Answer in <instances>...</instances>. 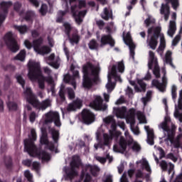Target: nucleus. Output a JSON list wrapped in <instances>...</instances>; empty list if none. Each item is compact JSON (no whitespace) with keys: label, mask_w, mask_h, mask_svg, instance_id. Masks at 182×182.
Returning a JSON list of instances; mask_svg holds the SVG:
<instances>
[{"label":"nucleus","mask_w":182,"mask_h":182,"mask_svg":"<svg viewBox=\"0 0 182 182\" xmlns=\"http://www.w3.org/2000/svg\"><path fill=\"white\" fill-rule=\"evenodd\" d=\"M31 134V138L24 140V151L28 153L31 157L37 156V157H39L43 161H49L50 160V154L46 152V151L38 149L36 145H35V142H33L36 140V131L32 129Z\"/></svg>","instance_id":"f257e3e1"},{"label":"nucleus","mask_w":182,"mask_h":182,"mask_svg":"<svg viewBox=\"0 0 182 182\" xmlns=\"http://www.w3.org/2000/svg\"><path fill=\"white\" fill-rule=\"evenodd\" d=\"M82 87L92 89L99 82V70L93 64L88 63L82 67Z\"/></svg>","instance_id":"f03ea898"},{"label":"nucleus","mask_w":182,"mask_h":182,"mask_svg":"<svg viewBox=\"0 0 182 182\" xmlns=\"http://www.w3.org/2000/svg\"><path fill=\"white\" fill-rule=\"evenodd\" d=\"M28 66V77L31 82H35V80L39 79V77H42L43 80H44V82H47L48 85H53L55 81H53L52 76L45 77L43 74H42V69L41 68V64L39 63L29 61Z\"/></svg>","instance_id":"7ed1b4c3"},{"label":"nucleus","mask_w":182,"mask_h":182,"mask_svg":"<svg viewBox=\"0 0 182 182\" xmlns=\"http://www.w3.org/2000/svg\"><path fill=\"white\" fill-rule=\"evenodd\" d=\"M24 95L28 103L31 105V106L35 107V109H38V110H46L48 107H50V106H52V101H50L49 98L42 101L41 102H39L36 98V96H35L33 92H32V90L29 87L26 89Z\"/></svg>","instance_id":"20e7f679"},{"label":"nucleus","mask_w":182,"mask_h":182,"mask_svg":"<svg viewBox=\"0 0 182 182\" xmlns=\"http://www.w3.org/2000/svg\"><path fill=\"white\" fill-rule=\"evenodd\" d=\"M161 32V28L159 26L155 28L151 27L148 29V39L146 41V43L153 50H155L156 48H157V45H159V38Z\"/></svg>","instance_id":"39448f33"},{"label":"nucleus","mask_w":182,"mask_h":182,"mask_svg":"<svg viewBox=\"0 0 182 182\" xmlns=\"http://www.w3.org/2000/svg\"><path fill=\"white\" fill-rule=\"evenodd\" d=\"M166 4H162L160 9L161 15H164V20L168 21V18L170 16V6L171 4V7L174 11H177L178 7L180 6V0H164Z\"/></svg>","instance_id":"423d86ee"},{"label":"nucleus","mask_w":182,"mask_h":182,"mask_svg":"<svg viewBox=\"0 0 182 182\" xmlns=\"http://www.w3.org/2000/svg\"><path fill=\"white\" fill-rule=\"evenodd\" d=\"M70 168L68 169L65 173L68 178H73L77 176V171L76 168H80L82 166V159L80 156L77 155H74L72 158V161L70 163Z\"/></svg>","instance_id":"0eeeda50"},{"label":"nucleus","mask_w":182,"mask_h":182,"mask_svg":"<svg viewBox=\"0 0 182 182\" xmlns=\"http://www.w3.org/2000/svg\"><path fill=\"white\" fill-rule=\"evenodd\" d=\"M4 41L8 49H9L11 52H13V53H16V52L19 50V45H18V41H16V39L14 37L12 31H9L5 34Z\"/></svg>","instance_id":"6e6552de"},{"label":"nucleus","mask_w":182,"mask_h":182,"mask_svg":"<svg viewBox=\"0 0 182 182\" xmlns=\"http://www.w3.org/2000/svg\"><path fill=\"white\" fill-rule=\"evenodd\" d=\"M117 70L119 73L124 72V63L122 61L118 62L117 65H113L108 75H109L110 77H114L116 82L122 83V77H120V75H117Z\"/></svg>","instance_id":"1a4fd4ad"},{"label":"nucleus","mask_w":182,"mask_h":182,"mask_svg":"<svg viewBox=\"0 0 182 182\" xmlns=\"http://www.w3.org/2000/svg\"><path fill=\"white\" fill-rule=\"evenodd\" d=\"M57 127H60L62 124L60 123V117L59 113L55 112H50L46 114V119L44 120V124H49V123H53Z\"/></svg>","instance_id":"9d476101"},{"label":"nucleus","mask_w":182,"mask_h":182,"mask_svg":"<svg viewBox=\"0 0 182 182\" xmlns=\"http://www.w3.org/2000/svg\"><path fill=\"white\" fill-rule=\"evenodd\" d=\"M81 120L84 124H92L96 120V116L90 110L84 109L81 112Z\"/></svg>","instance_id":"9b49d317"},{"label":"nucleus","mask_w":182,"mask_h":182,"mask_svg":"<svg viewBox=\"0 0 182 182\" xmlns=\"http://www.w3.org/2000/svg\"><path fill=\"white\" fill-rule=\"evenodd\" d=\"M90 106L95 110H100L105 112L107 109V105H103V99L100 96H96L92 102H90Z\"/></svg>","instance_id":"f8f14e48"},{"label":"nucleus","mask_w":182,"mask_h":182,"mask_svg":"<svg viewBox=\"0 0 182 182\" xmlns=\"http://www.w3.org/2000/svg\"><path fill=\"white\" fill-rule=\"evenodd\" d=\"M1 9L3 11V13H0V28L2 26L6 16H8L9 8L12 6V1H2L0 4Z\"/></svg>","instance_id":"ddd939ff"},{"label":"nucleus","mask_w":182,"mask_h":182,"mask_svg":"<svg viewBox=\"0 0 182 182\" xmlns=\"http://www.w3.org/2000/svg\"><path fill=\"white\" fill-rule=\"evenodd\" d=\"M119 146L114 145V151L117 153H124L127 150V140L124 139V136H120L119 140Z\"/></svg>","instance_id":"4468645a"},{"label":"nucleus","mask_w":182,"mask_h":182,"mask_svg":"<svg viewBox=\"0 0 182 182\" xmlns=\"http://www.w3.org/2000/svg\"><path fill=\"white\" fill-rule=\"evenodd\" d=\"M101 46H106V45H109L111 48H114L116 45V41L113 39V37L110 34L103 35L100 40Z\"/></svg>","instance_id":"2eb2a0df"},{"label":"nucleus","mask_w":182,"mask_h":182,"mask_svg":"<svg viewBox=\"0 0 182 182\" xmlns=\"http://www.w3.org/2000/svg\"><path fill=\"white\" fill-rule=\"evenodd\" d=\"M152 85L155 86L156 89H159L160 92L166 91V85H167V77H166V72L164 73L162 77V82H159L158 80H153Z\"/></svg>","instance_id":"dca6fc26"},{"label":"nucleus","mask_w":182,"mask_h":182,"mask_svg":"<svg viewBox=\"0 0 182 182\" xmlns=\"http://www.w3.org/2000/svg\"><path fill=\"white\" fill-rule=\"evenodd\" d=\"M144 129L147 133V143L150 146H153L154 144V132L149 126H145Z\"/></svg>","instance_id":"f3484780"},{"label":"nucleus","mask_w":182,"mask_h":182,"mask_svg":"<svg viewBox=\"0 0 182 182\" xmlns=\"http://www.w3.org/2000/svg\"><path fill=\"white\" fill-rule=\"evenodd\" d=\"M117 133L113 134V132L112 131L110 132L109 135L105 133L103 134L105 146H109L110 144V140H113V139H117Z\"/></svg>","instance_id":"a211bd4d"},{"label":"nucleus","mask_w":182,"mask_h":182,"mask_svg":"<svg viewBox=\"0 0 182 182\" xmlns=\"http://www.w3.org/2000/svg\"><path fill=\"white\" fill-rule=\"evenodd\" d=\"M85 171H90L93 177H97L99 171H100V168L95 165H86Z\"/></svg>","instance_id":"6ab92c4d"},{"label":"nucleus","mask_w":182,"mask_h":182,"mask_svg":"<svg viewBox=\"0 0 182 182\" xmlns=\"http://www.w3.org/2000/svg\"><path fill=\"white\" fill-rule=\"evenodd\" d=\"M81 107H82V101L79 100H76L73 101V103H70L68 105L67 110L68 112H73L74 110H76V109H80Z\"/></svg>","instance_id":"aec40b11"},{"label":"nucleus","mask_w":182,"mask_h":182,"mask_svg":"<svg viewBox=\"0 0 182 182\" xmlns=\"http://www.w3.org/2000/svg\"><path fill=\"white\" fill-rule=\"evenodd\" d=\"M157 58H156L154 52L150 50L149 51V61L148 63V68L150 70L153 69V65L157 64Z\"/></svg>","instance_id":"412c9836"},{"label":"nucleus","mask_w":182,"mask_h":182,"mask_svg":"<svg viewBox=\"0 0 182 182\" xmlns=\"http://www.w3.org/2000/svg\"><path fill=\"white\" fill-rule=\"evenodd\" d=\"M114 110L117 117H119V119H124V116H126V113L127 112V108H126V107L115 108Z\"/></svg>","instance_id":"4be33fe9"},{"label":"nucleus","mask_w":182,"mask_h":182,"mask_svg":"<svg viewBox=\"0 0 182 182\" xmlns=\"http://www.w3.org/2000/svg\"><path fill=\"white\" fill-rule=\"evenodd\" d=\"M43 43V38L40 37L38 39L33 41V48L35 52L41 49V46Z\"/></svg>","instance_id":"5701e85b"},{"label":"nucleus","mask_w":182,"mask_h":182,"mask_svg":"<svg viewBox=\"0 0 182 182\" xmlns=\"http://www.w3.org/2000/svg\"><path fill=\"white\" fill-rule=\"evenodd\" d=\"M68 38L71 45H75V43L77 44L80 41V37L79 36L77 33H73L71 36L70 34V36H68Z\"/></svg>","instance_id":"b1692460"},{"label":"nucleus","mask_w":182,"mask_h":182,"mask_svg":"<svg viewBox=\"0 0 182 182\" xmlns=\"http://www.w3.org/2000/svg\"><path fill=\"white\" fill-rule=\"evenodd\" d=\"M130 115L127 117V122L130 123V127L136 124V119H134V109H129Z\"/></svg>","instance_id":"393cba45"},{"label":"nucleus","mask_w":182,"mask_h":182,"mask_svg":"<svg viewBox=\"0 0 182 182\" xmlns=\"http://www.w3.org/2000/svg\"><path fill=\"white\" fill-rule=\"evenodd\" d=\"M176 31H177V28L176 27V21H171L169 23V29L168 31V35L171 36V38H173V36H174V34L176 33Z\"/></svg>","instance_id":"a878e982"},{"label":"nucleus","mask_w":182,"mask_h":182,"mask_svg":"<svg viewBox=\"0 0 182 182\" xmlns=\"http://www.w3.org/2000/svg\"><path fill=\"white\" fill-rule=\"evenodd\" d=\"M113 16L112 11H109L107 7L104 9L103 13L101 14V18L105 21H109Z\"/></svg>","instance_id":"bb28decb"},{"label":"nucleus","mask_w":182,"mask_h":182,"mask_svg":"<svg viewBox=\"0 0 182 182\" xmlns=\"http://www.w3.org/2000/svg\"><path fill=\"white\" fill-rule=\"evenodd\" d=\"M14 29H16V31H18L19 33H21V35H25V33H26V32H28L29 29L28 28V26L26 25H22V26L14 25Z\"/></svg>","instance_id":"cd10ccee"},{"label":"nucleus","mask_w":182,"mask_h":182,"mask_svg":"<svg viewBox=\"0 0 182 182\" xmlns=\"http://www.w3.org/2000/svg\"><path fill=\"white\" fill-rule=\"evenodd\" d=\"M33 18H35V11H28L26 12L23 19L26 21V22H33Z\"/></svg>","instance_id":"c85d7f7f"},{"label":"nucleus","mask_w":182,"mask_h":182,"mask_svg":"<svg viewBox=\"0 0 182 182\" xmlns=\"http://www.w3.org/2000/svg\"><path fill=\"white\" fill-rule=\"evenodd\" d=\"M36 52L39 53V55H48V53L52 52V49L48 46H43Z\"/></svg>","instance_id":"c756f323"},{"label":"nucleus","mask_w":182,"mask_h":182,"mask_svg":"<svg viewBox=\"0 0 182 182\" xmlns=\"http://www.w3.org/2000/svg\"><path fill=\"white\" fill-rule=\"evenodd\" d=\"M138 85H139L140 87L135 85V90H136V92H146V87L147 85L145 84L143 80H138Z\"/></svg>","instance_id":"7c9ffc66"},{"label":"nucleus","mask_w":182,"mask_h":182,"mask_svg":"<svg viewBox=\"0 0 182 182\" xmlns=\"http://www.w3.org/2000/svg\"><path fill=\"white\" fill-rule=\"evenodd\" d=\"M25 58H26V51L25 50H21L14 59V60H20L21 62H23V60H25Z\"/></svg>","instance_id":"2f4dec72"},{"label":"nucleus","mask_w":182,"mask_h":182,"mask_svg":"<svg viewBox=\"0 0 182 182\" xmlns=\"http://www.w3.org/2000/svg\"><path fill=\"white\" fill-rule=\"evenodd\" d=\"M80 180H84V182H90L92 181V176L89 173H86L85 170H82L81 175L80 176Z\"/></svg>","instance_id":"473e14b6"},{"label":"nucleus","mask_w":182,"mask_h":182,"mask_svg":"<svg viewBox=\"0 0 182 182\" xmlns=\"http://www.w3.org/2000/svg\"><path fill=\"white\" fill-rule=\"evenodd\" d=\"M124 42L125 44L127 45V46H129V48L132 46H135L134 43H133V40L132 39V36L129 34V33H127L126 36L124 38Z\"/></svg>","instance_id":"72a5a7b5"},{"label":"nucleus","mask_w":182,"mask_h":182,"mask_svg":"<svg viewBox=\"0 0 182 182\" xmlns=\"http://www.w3.org/2000/svg\"><path fill=\"white\" fill-rule=\"evenodd\" d=\"M7 107L9 110H10L11 112H16V110H18V104L15 102H8Z\"/></svg>","instance_id":"f704fd0d"},{"label":"nucleus","mask_w":182,"mask_h":182,"mask_svg":"<svg viewBox=\"0 0 182 182\" xmlns=\"http://www.w3.org/2000/svg\"><path fill=\"white\" fill-rule=\"evenodd\" d=\"M52 139L55 143L59 141V131L52 129H51Z\"/></svg>","instance_id":"c9c22d12"},{"label":"nucleus","mask_w":182,"mask_h":182,"mask_svg":"<svg viewBox=\"0 0 182 182\" xmlns=\"http://www.w3.org/2000/svg\"><path fill=\"white\" fill-rule=\"evenodd\" d=\"M106 87L107 90L111 92L114 89V82H112V77H110V75H108V83L107 84Z\"/></svg>","instance_id":"e433bc0d"},{"label":"nucleus","mask_w":182,"mask_h":182,"mask_svg":"<svg viewBox=\"0 0 182 182\" xmlns=\"http://www.w3.org/2000/svg\"><path fill=\"white\" fill-rule=\"evenodd\" d=\"M39 13L42 16H45L48 14V5L43 4L39 9Z\"/></svg>","instance_id":"4c0bfd02"},{"label":"nucleus","mask_w":182,"mask_h":182,"mask_svg":"<svg viewBox=\"0 0 182 182\" xmlns=\"http://www.w3.org/2000/svg\"><path fill=\"white\" fill-rule=\"evenodd\" d=\"M153 73L156 79L160 78V67L159 66V63L154 64Z\"/></svg>","instance_id":"58836bf2"},{"label":"nucleus","mask_w":182,"mask_h":182,"mask_svg":"<svg viewBox=\"0 0 182 182\" xmlns=\"http://www.w3.org/2000/svg\"><path fill=\"white\" fill-rule=\"evenodd\" d=\"M63 26L65 28V33L67 36L70 35V32H72V26L69 23H64Z\"/></svg>","instance_id":"ea45409f"},{"label":"nucleus","mask_w":182,"mask_h":182,"mask_svg":"<svg viewBox=\"0 0 182 182\" xmlns=\"http://www.w3.org/2000/svg\"><path fill=\"white\" fill-rule=\"evenodd\" d=\"M16 79L18 82V83H19V85H21L23 89H25V80L23 79V77H22V75H16Z\"/></svg>","instance_id":"a19ab883"},{"label":"nucleus","mask_w":182,"mask_h":182,"mask_svg":"<svg viewBox=\"0 0 182 182\" xmlns=\"http://www.w3.org/2000/svg\"><path fill=\"white\" fill-rule=\"evenodd\" d=\"M166 48V39L164 38V36H161L160 38V45L158 48V50H164Z\"/></svg>","instance_id":"79ce46f5"},{"label":"nucleus","mask_w":182,"mask_h":182,"mask_svg":"<svg viewBox=\"0 0 182 182\" xmlns=\"http://www.w3.org/2000/svg\"><path fill=\"white\" fill-rule=\"evenodd\" d=\"M24 176L26 177V178H27V181L28 182H33V175H32V173H31V171L29 170H26L24 172Z\"/></svg>","instance_id":"37998d69"},{"label":"nucleus","mask_w":182,"mask_h":182,"mask_svg":"<svg viewBox=\"0 0 182 182\" xmlns=\"http://www.w3.org/2000/svg\"><path fill=\"white\" fill-rule=\"evenodd\" d=\"M111 129H109V133H110L111 132H112V134H118L117 135V137H119L121 134L120 132L119 131H117L116 129H117V127H116V124L114 122H113L112 124H111Z\"/></svg>","instance_id":"c03bdc74"},{"label":"nucleus","mask_w":182,"mask_h":182,"mask_svg":"<svg viewBox=\"0 0 182 182\" xmlns=\"http://www.w3.org/2000/svg\"><path fill=\"white\" fill-rule=\"evenodd\" d=\"M89 48L91 49L92 50L95 49H97V42L96 40L92 39L90 41L88 44Z\"/></svg>","instance_id":"a18cd8bd"},{"label":"nucleus","mask_w":182,"mask_h":182,"mask_svg":"<svg viewBox=\"0 0 182 182\" xmlns=\"http://www.w3.org/2000/svg\"><path fill=\"white\" fill-rule=\"evenodd\" d=\"M40 141L41 144H46V146H48L49 143V140L48 139V134L43 133Z\"/></svg>","instance_id":"49530a36"},{"label":"nucleus","mask_w":182,"mask_h":182,"mask_svg":"<svg viewBox=\"0 0 182 182\" xmlns=\"http://www.w3.org/2000/svg\"><path fill=\"white\" fill-rule=\"evenodd\" d=\"M58 95L61 102H65V100H66V97H65V88L63 87H60Z\"/></svg>","instance_id":"de8ad7c7"},{"label":"nucleus","mask_w":182,"mask_h":182,"mask_svg":"<svg viewBox=\"0 0 182 182\" xmlns=\"http://www.w3.org/2000/svg\"><path fill=\"white\" fill-rule=\"evenodd\" d=\"M132 149L133 151H135L136 153H139V151L141 150V146H140V144H139L137 142H134L132 146Z\"/></svg>","instance_id":"09e8293b"},{"label":"nucleus","mask_w":182,"mask_h":182,"mask_svg":"<svg viewBox=\"0 0 182 182\" xmlns=\"http://www.w3.org/2000/svg\"><path fill=\"white\" fill-rule=\"evenodd\" d=\"M36 80H38L39 89L43 90L45 89V80L42 77H38Z\"/></svg>","instance_id":"8fccbe9b"},{"label":"nucleus","mask_w":182,"mask_h":182,"mask_svg":"<svg viewBox=\"0 0 182 182\" xmlns=\"http://www.w3.org/2000/svg\"><path fill=\"white\" fill-rule=\"evenodd\" d=\"M144 174L143 173V171L140 169H138L136 171V173H135V180H139V178H144Z\"/></svg>","instance_id":"3c124183"},{"label":"nucleus","mask_w":182,"mask_h":182,"mask_svg":"<svg viewBox=\"0 0 182 182\" xmlns=\"http://www.w3.org/2000/svg\"><path fill=\"white\" fill-rule=\"evenodd\" d=\"M22 8V4L17 1L14 4V9L16 12H20L21 9Z\"/></svg>","instance_id":"603ef678"},{"label":"nucleus","mask_w":182,"mask_h":182,"mask_svg":"<svg viewBox=\"0 0 182 182\" xmlns=\"http://www.w3.org/2000/svg\"><path fill=\"white\" fill-rule=\"evenodd\" d=\"M6 167L8 170L12 169V158H9L8 160L5 161Z\"/></svg>","instance_id":"864d4df0"},{"label":"nucleus","mask_w":182,"mask_h":182,"mask_svg":"<svg viewBox=\"0 0 182 182\" xmlns=\"http://www.w3.org/2000/svg\"><path fill=\"white\" fill-rule=\"evenodd\" d=\"M171 95H172V99L174 100L177 98V87L176 85L172 86Z\"/></svg>","instance_id":"5fc2aeb1"},{"label":"nucleus","mask_w":182,"mask_h":182,"mask_svg":"<svg viewBox=\"0 0 182 182\" xmlns=\"http://www.w3.org/2000/svg\"><path fill=\"white\" fill-rule=\"evenodd\" d=\"M181 39V36L177 35L176 37L173 38L172 41V46H177V44L178 42H180V40Z\"/></svg>","instance_id":"6e6d98bb"},{"label":"nucleus","mask_w":182,"mask_h":182,"mask_svg":"<svg viewBox=\"0 0 182 182\" xmlns=\"http://www.w3.org/2000/svg\"><path fill=\"white\" fill-rule=\"evenodd\" d=\"M142 166H143V167H144V168L146 171H151V169L150 168V166L149 165V162L146 159L143 160Z\"/></svg>","instance_id":"4d7b16f0"},{"label":"nucleus","mask_w":182,"mask_h":182,"mask_svg":"<svg viewBox=\"0 0 182 182\" xmlns=\"http://www.w3.org/2000/svg\"><path fill=\"white\" fill-rule=\"evenodd\" d=\"M68 98L70 99L71 100L75 99V91L72 88H69L68 90Z\"/></svg>","instance_id":"13d9d810"},{"label":"nucleus","mask_w":182,"mask_h":182,"mask_svg":"<svg viewBox=\"0 0 182 182\" xmlns=\"http://www.w3.org/2000/svg\"><path fill=\"white\" fill-rule=\"evenodd\" d=\"M73 16L75 18V21L77 25L82 24V22H83V18L82 17L77 16V14H76L75 16Z\"/></svg>","instance_id":"bf43d9fd"},{"label":"nucleus","mask_w":182,"mask_h":182,"mask_svg":"<svg viewBox=\"0 0 182 182\" xmlns=\"http://www.w3.org/2000/svg\"><path fill=\"white\" fill-rule=\"evenodd\" d=\"M161 127L164 132H171V129H170V127H168V124L164 122L161 124Z\"/></svg>","instance_id":"052dcab7"},{"label":"nucleus","mask_w":182,"mask_h":182,"mask_svg":"<svg viewBox=\"0 0 182 182\" xmlns=\"http://www.w3.org/2000/svg\"><path fill=\"white\" fill-rule=\"evenodd\" d=\"M167 140H169L171 143H173V141H174V134L173 133V131L168 132Z\"/></svg>","instance_id":"680f3d73"},{"label":"nucleus","mask_w":182,"mask_h":182,"mask_svg":"<svg viewBox=\"0 0 182 182\" xmlns=\"http://www.w3.org/2000/svg\"><path fill=\"white\" fill-rule=\"evenodd\" d=\"M96 25L98 26L99 29L102 30L105 27V21H103V20H98L96 21Z\"/></svg>","instance_id":"e2e57ef3"},{"label":"nucleus","mask_w":182,"mask_h":182,"mask_svg":"<svg viewBox=\"0 0 182 182\" xmlns=\"http://www.w3.org/2000/svg\"><path fill=\"white\" fill-rule=\"evenodd\" d=\"M136 49V45L135 46H131L129 47V53H130V56L131 58H132V59H134V50Z\"/></svg>","instance_id":"0e129e2a"},{"label":"nucleus","mask_w":182,"mask_h":182,"mask_svg":"<svg viewBox=\"0 0 182 182\" xmlns=\"http://www.w3.org/2000/svg\"><path fill=\"white\" fill-rule=\"evenodd\" d=\"M166 159H169L170 160H172V161H173L174 163L177 161V157H176L174 156V154L173 153L168 154L166 156Z\"/></svg>","instance_id":"69168bd1"},{"label":"nucleus","mask_w":182,"mask_h":182,"mask_svg":"<svg viewBox=\"0 0 182 182\" xmlns=\"http://www.w3.org/2000/svg\"><path fill=\"white\" fill-rule=\"evenodd\" d=\"M167 162L166 161H161L160 164V166L161 167L162 170L164 171H167V167H168Z\"/></svg>","instance_id":"338daca9"},{"label":"nucleus","mask_w":182,"mask_h":182,"mask_svg":"<svg viewBox=\"0 0 182 182\" xmlns=\"http://www.w3.org/2000/svg\"><path fill=\"white\" fill-rule=\"evenodd\" d=\"M78 8H79V9H82V8H86V1L79 0Z\"/></svg>","instance_id":"774afa93"}]
</instances>
